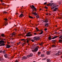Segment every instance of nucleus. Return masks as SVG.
Listing matches in <instances>:
<instances>
[{
    "instance_id": "obj_47",
    "label": "nucleus",
    "mask_w": 62,
    "mask_h": 62,
    "mask_svg": "<svg viewBox=\"0 0 62 62\" xmlns=\"http://www.w3.org/2000/svg\"><path fill=\"white\" fill-rule=\"evenodd\" d=\"M2 53V50H0V53Z\"/></svg>"
},
{
    "instance_id": "obj_48",
    "label": "nucleus",
    "mask_w": 62,
    "mask_h": 62,
    "mask_svg": "<svg viewBox=\"0 0 62 62\" xmlns=\"http://www.w3.org/2000/svg\"><path fill=\"white\" fill-rule=\"evenodd\" d=\"M48 21V19H46V20H45V21H47H47Z\"/></svg>"
},
{
    "instance_id": "obj_55",
    "label": "nucleus",
    "mask_w": 62,
    "mask_h": 62,
    "mask_svg": "<svg viewBox=\"0 0 62 62\" xmlns=\"http://www.w3.org/2000/svg\"><path fill=\"white\" fill-rule=\"evenodd\" d=\"M18 43H19V44H21V42H19Z\"/></svg>"
},
{
    "instance_id": "obj_56",
    "label": "nucleus",
    "mask_w": 62,
    "mask_h": 62,
    "mask_svg": "<svg viewBox=\"0 0 62 62\" xmlns=\"http://www.w3.org/2000/svg\"><path fill=\"white\" fill-rule=\"evenodd\" d=\"M18 62V61L16 60V62Z\"/></svg>"
},
{
    "instance_id": "obj_15",
    "label": "nucleus",
    "mask_w": 62,
    "mask_h": 62,
    "mask_svg": "<svg viewBox=\"0 0 62 62\" xmlns=\"http://www.w3.org/2000/svg\"><path fill=\"white\" fill-rule=\"evenodd\" d=\"M58 9V8H55L53 10V11H57V9Z\"/></svg>"
},
{
    "instance_id": "obj_53",
    "label": "nucleus",
    "mask_w": 62,
    "mask_h": 62,
    "mask_svg": "<svg viewBox=\"0 0 62 62\" xmlns=\"http://www.w3.org/2000/svg\"><path fill=\"white\" fill-rule=\"evenodd\" d=\"M11 35L12 36H13V33L12 34H11Z\"/></svg>"
},
{
    "instance_id": "obj_50",
    "label": "nucleus",
    "mask_w": 62,
    "mask_h": 62,
    "mask_svg": "<svg viewBox=\"0 0 62 62\" xmlns=\"http://www.w3.org/2000/svg\"><path fill=\"white\" fill-rule=\"evenodd\" d=\"M1 1V2L2 3L3 2V0H0V1Z\"/></svg>"
},
{
    "instance_id": "obj_63",
    "label": "nucleus",
    "mask_w": 62,
    "mask_h": 62,
    "mask_svg": "<svg viewBox=\"0 0 62 62\" xmlns=\"http://www.w3.org/2000/svg\"><path fill=\"white\" fill-rule=\"evenodd\" d=\"M3 5H4L5 4V3H2Z\"/></svg>"
},
{
    "instance_id": "obj_54",
    "label": "nucleus",
    "mask_w": 62,
    "mask_h": 62,
    "mask_svg": "<svg viewBox=\"0 0 62 62\" xmlns=\"http://www.w3.org/2000/svg\"><path fill=\"white\" fill-rule=\"evenodd\" d=\"M34 35H36L37 34H36V33H34Z\"/></svg>"
},
{
    "instance_id": "obj_42",
    "label": "nucleus",
    "mask_w": 62,
    "mask_h": 62,
    "mask_svg": "<svg viewBox=\"0 0 62 62\" xmlns=\"http://www.w3.org/2000/svg\"><path fill=\"white\" fill-rule=\"evenodd\" d=\"M47 4V2H45L44 3V5H46Z\"/></svg>"
},
{
    "instance_id": "obj_8",
    "label": "nucleus",
    "mask_w": 62,
    "mask_h": 62,
    "mask_svg": "<svg viewBox=\"0 0 62 62\" xmlns=\"http://www.w3.org/2000/svg\"><path fill=\"white\" fill-rule=\"evenodd\" d=\"M34 39L35 40H39V37H35L34 38Z\"/></svg>"
},
{
    "instance_id": "obj_45",
    "label": "nucleus",
    "mask_w": 62,
    "mask_h": 62,
    "mask_svg": "<svg viewBox=\"0 0 62 62\" xmlns=\"http://www.w3.org/2000/svg\"><path fill=\"white\" fill-rule=\"evenodd\" d=\"M38 54H40V52H39L38 53Z\"/></svg>"
},
{
    "instance_id": "obj_16",
    "label": "nucleus",
    "mask_w": 62,
    "mask_h": 62,
    "mask_svg": "<svg viewBox=\"0 0 62 62\" xmlns=\"http://www.w3.org/2000/svg\"><path fill=\"white\" fill-rule=\"evenodd\" d=\"M19 17L20 18H22V17H23V14H21L19 16Z\"/></svg>"
},
{
    "instance_id": "obj_7",
    "label": "nucleus",
    "mask_w": 62,
    "mask_h": 62,
    "mask_svg": "<svg viewBox=\"0 0 62 62\" xmlns=\"http://www.w3.org/2000/svg\"><path fill=\"white\" fill-rule=\"evenodd\" d=\"M31 34V32H28L27 34V35H26V37H31V36H32V35L31 34Z\"/></svg>"
},
{
    "instance_id": "obj_38",
    "label": "nucleus",
    "mask_w": 62,
    "mask_h": 62,
    "mask_svg": "<svg viewBox=\"0 0 62 62\" xmlns=\"http://www.w3.org/2000/svg\"><path fill=\"white\" fill-rule=\"evenodd\" d=\"M13 36H15V34L16 33H13Z\"/></svg>"
},
{
    "instance_id": "obj_3",
    "label": "nucleus",
    "mask_w": 62,
    "mask_h": 62,
    "mask_svg": "<svg viewBox=\"0 0 62 62\" xmlns=\"http://www.w3.org/2000/svg\"><path fill=\"white\" fill-rule=\"evenodd\" d=\"M21 40L22 41L24 40V42L27 41V43H28L29 42V40L30 41V40H31V39H21Z\"/></svg>"
},
{
    "instance_id": "obj_23",
    "label": "nucleus",
    "mask_w": 62,
    "mask_h": 62,
    "mask_svg": "<svg viewBox=\"0 0 62 62\" xmlns=\"http://www.w3.org/2000/svg\"><path fill=\"white\" fill-rule=\"evenodd\" d=\"M59 41L60 42V43H62V40L61 39H60L59 40Z\"/></svg>"
},
{
    "instance_id": "obj_12",
    "label": "nucleus",
    "mask_w": 62,
    "mask_h": 62,
    "mask_svg": "<svg viewBox=\"0 0 62 62\" xmlns=\"http://www.w3.org/2000/svg\"><path fill=\"white\" fill-rule=\"evenodd\" d=\"M0 61L2 62V61H4V59L3 58L1 57H0Z\"/></svg>"
},
{
    "instance_id": "obj_19",
    "label": "nucleus",
    "mask_w": 62,
    "mask_h": 62,
    "mask_svg": "<svg viewBox=\"0 0 62 62\" xmlns=\"http://www.w3.org/2000/svg\"><path fill=\"white\" fill-rule=\"evenodd\" d=\"M51 53V51H47L46 52V54H50V53Z\"/></svg>"
},
{
    "instance_id": "obj_60",
    "label": "nucleus",
    "mask_w": 62,
    "mask_h": 62,
    "mask_svg": "<svg viewBox=\"0 0 62 62\" xmlns=\"http://www.w3.org/2000/svg\"><path fill=\"white\" fill-rule=\"evenodd\" d=\"M53 2V1H51V3H52V2Z\"/></svg>"
},
{
    "instance_id": "obj_25",
    "label": "nucleus",
    "mask_w": 62,
    "mask_h": 62,
    "mask_svg": "<svg viewBox=\"0 0 62 62\" xmlns=\"http://www.w3.org/2000/svg\"><path fill=\"white\" fill-rule=\"evenodd\" d=\"M30 57H32L33 56V54H30L29 55Z\"/></svg>"
},
{
    "instance_id": "obj_62",
    "label": "nucleus",
    "mask_w": 62,
    "mask_h": 62,
    "mask_svg": "<svg viewBox=\"0 0 62 62\" xmlns=\"http://www.w3.org/2000/svg\"><path fill=\"white\" fill-rule=\"evenodd\" d=\"M43 22H45V21L43 20Z\"/></svg>"
},
{
    "instance_id": "obj_61",
    "label": "nucleus",
    "mask_w": 62,
    "mask_h": 62,
    "mask_svg": "<svg viewBox=\"0 0 62 62\" xmlns=\"http://www.w3.org/2000/svg\"><path fill=\"white\" fill-rule=\"evenodd\" d=\"M37 45V44H36L35 45H34V46H36Z\"/></svg>"
},
{
    "instance_id": "obj_41",
    "label": "nucleus",
    "mask_w": 62,
    "mask_h": 62,
    "mask_svg": "<svg viewBox=\"0 0 62 62\" xmlns=\"http://www.w3.org/2000/svg\"><path fill=\"white\" fill-rule=\"evenodd\" d=\"M11 43H12V44H13V43H15V42H11Z\"/></svg>"
},
{
    "instance_id": "obj_18",
    "label": "nucleus",
    "mask_w": 62,
    "mask_h": 62,
    "mask_svg": "<svg viewBox=\"0 0 62 62\" xmlns=\"http://www.w3.org/2000/svg\"><path fill=\"white\" fill-rule=\"evenodd\" d=\"M1 36L2 37L4 38V37H5V35L4 34H1Z\"/></svg>"
},
{
    "instance_id": "obj_39",
    "label": "nucleus",
    "mask_w": 62,
    "mask_h": 62,
    "mask_svg": "<svg viewBox=\"0 0 62 62\" xmlns=\"http://www.w3.org/2000/svg\"><path fill=\"white\" fill-rule=\"evenodd\" d=\"M47 29L46 28L44 29L45 31H47Z\"/></svg>"
},
{
    "instance_id": "obj_58",
    "label": "nucleus",
    "mask_w": 62,
    "mask_h": 62,
    "mask_svg": "<svg viewBox=\"0 0 62 62\" xmlns=\"http://www.w3.org/2000/svg\"><path fill=\"white\" fill-rule=\"evenodd\" d=\"M55 34H57V32H55Z\"/></svg>"
},
{
    "instance_id": "obj_29",
    "label": "nucleus",
    "mask_w": 62,
    "mask_h": 62,
    "mask_svg": "<svg viewBox=\"0 0 62 62\" xmlns=\"http://www.w3.org/2000/svg\"><path fill=\"white\" fill-rule=\"evenodd\" d=\"M36 17H37V18H39V16L38 15H37V16H36Z\"/></svg>"
},
{
    "instance_id": "obj_6",
    "label": "nucleus",
    "mask_w": 62,
    "mask_h": 62,
    "mask_svg": "<svg viewBox=\"0 0 62 62\" xmlns=\"http://www.w3.org/2000/svg\"><path fill=\"white\" fill-rule=\"evenodd\" d=\"M38 50V48L36 47L34 49L32 50V52L34 53V52H37Z\"/></svg>"
},
{
    "instance_id": "obj_43",
    "label": "nucleus",
    "mask_w": 62,
    "mask_h": 62,
    "mask_svg": "<svg viewBox=\"0 0 62 62\" xmlns=\"http://www.w3.org/2000/svg\"><path fill=\"white\" fill-rule=\"evenodd\" d=\"M46 59L45 58L44 59H42V60H45Z\"/></svg>"
},
{
    "instance_id": "obj_27",
    "label": "nucleus",
    "mask_w": 62,
    "mask_h": 62,
    "mask_svg": "<svg viewBox=\"0 0 62 62\" xmlns=\"http://www.w3.org/2000/svg\"><path fill=\"white\" fill-rule=\"evenodd\" d=\"M43 33V31H41V32L39 33V35H41V34H42Z\"/></svg>"
},
{
    "instance_id": "obj_33",
    "label": "nucleus",
    "mask_w": 62,
    "mask_h": 62,
    "mask_svg": "<svg viewBox=\"0 0 62 62\" xmlns=\"http://www.w3.org/2000/svg\"><path fill=\"white\" fill-rule=\"evenodd\" d=\"M41 57H44V54H42L41 55Z\"/></svg>"
},
{
    "instance_id": "obj_24",
    "label": "nucleus",
    "mask_w": 62,
    "mask_h": 62,
    "mask_svg": "<svg viewBox=\"0 0 62 62\" xmlns=\"http://www.w3.org/2000/svg\"><path fill=\"white\" fill-rule=\"evenodd\" d=\"M36 29L37 30V31H40L39 30V29H38V27H37L36 28Z\"/></svg>"
},
{
    "instance_id": "obj_20",
    "label": "nucleus",
    "mask_w": 62,
    "mask_h": 62,
    "mask_svg": "<svg viewBox=\"0 0 62 62\" xmlns=\"http://www.w3.org/2000/svg\"><path fill=\"white\" fill-rule=\"evenodd\" d=\"M46 61L47 62H51V60L49 59H46Z\"/></svg>"
},
{
    "instance_id": "obj_32",
    "label": "nucleus",
    "mask_w": 62,
    "mask_h": 62,
    "mask_svg": "<svg viewBox=\"0 0 62 62\" xmlns=\"http://www.w3.org/2000/svg\"><path fill=\"white\" fill-rule=\"evenodd\" d=\"M6 51L4 50L3 51V53H6Z\"/></svg>"
},
{
    "instance_id": "obj_36",
    "label": "nucleus",
    "mask_w": 62,
    "mask_h": 62,
    "mask_svg": "<svg viewBox=\"0 0 62 62\" xmlns=\"http://www.w3.org/2000/svg\"><path fill=\"white\" fill-rule=\"evenodd\" d=\"M53 7H52V8H51V9H54V6H53Z\"/></svg>"
},
{
    "instance_id": "obj_5",
    "label": "nucleus",
    "mask_w": 62,
    "mask_h": 62,
    "mask_svg": "<svg viewBox=\"0 0 62 62\" xmlns=\"http://www.w3.org/2000/svg\"><path fill=\"white\" fill-rule=\"evenodd\" d=\"M49 4H48L47 5V6H52V7H54V6H55L56 4H54L53 3H49Z\"/></svg>"
},
{
    "instance_id": "obj_21",
    "label": "nucleus",
    "mask_w": 62,
    "mask_h": 62,
    "mask_svg": "<svg viewBox=\"0 0 62 62\" xmlns=\"http://www.w3.org/2000/svg\"><path fill=\"white\" fill-rule=\"evenodd\" d=\"M43 44H44V43H43L41 42V43H40L39 44V45H40L41 46H43Z\"/></svg>"
},
{
    "instance_id": "obj_28",
    "label": "nucleus",
    "mask_w": 62,
    "mask_h": 62,
    "mask_svg": "<svg viewBox=\"0 0 62 62\" xmlns=\"http://www.w3.org/2000/svg\"><path fill=\"white\" fill-rule=\"evenodd\" d=\"M25 44H26V43H23L22 44V45L23 46H23H24L23 45H25Z\"/></svg>"
},
{
    "instance_id": "obj_37",
    "label": "nucleus",
    "mask_w": 62,
    "mask_h": 62,
    "mask_svg": "<svg viewBox=\"0 0 62 62\" xmlns=\"http://www.w3.org/2000/svg\"><path fill=\"white\" fill-rule=\"evenodd\" d=\"M27 57L29 58V57H30V55H28L27 56Z\"/></svg>"
},
{
    "instance_id": "obj_1",
    "label": "nucleus",
    "mask_w": 62,
    "mask_h": 62,
    "mask_svg": "<svg viewBox=\"0 0 62 62\" xmlns=\"http://www.w3.org/2000/svg\"><path fill=\"white\" fill-rule=\"evenodd\" d=\"M5 44H4V41L2 40L0 41V46H4Z\"/></svg>"
},
{
    "instance_id": "obj_40",
    "label": "nucleus",
    "mask_w": 62,
    "mask_h": 62,
    "mask_svg": "<svg viewBox=\"0 0 62 62\" xmlns=\"http://www.w3.org/2000/svg\"><path fill=\"white\" fill-rule=\"evenodd\" d=\"M52 46V47H54L55 46V45H53Z\"/></svg>"
},
{
    "instance_id": "obj_49",
    "label": "nucleus",
    "mask_w": 62,
    "mask_h": 62,
    "mask_svg": "<svg viewBox=\"0 0 62 62\" xmlns=\"http://www.w3.org/2000/svg\"><path fill=\"white\" fill-rule=\"evenodd\" d=\"M14 30H16V31H17V29L15 28L14 29Z\"/></svg>"
},
{
    "instance_id": "obj_26",
    "label": "nucleus",
    "mask_w": 62,
    "mask_h": 62,
    "mask_svg": "<svg viewBox=\"0 0 62 62\" xmlns=\"http://www.w3.org/2000/svg\"><path fill=\"white\" fill-rule=\"evenodd\" d=\"M29 18H30L31 19V18L33 19V18H34V17H33L30 16H29Z\"/></svg>"
},
{
    "instance_id": "obj_52",
    "label": "nucleus",
    "mask_w": 62,
    "mask_h": 62,
    "mask_svg": "<svg viewBox=\"0 0 62 62\" xmlns=\"http://www.w3.org/2000/svg\"><path fill=\"white\" fill-rule=\"evenodd\" d=\"M47 22H48V21H46V22L45 21L44 22V23H47Z\"/></svg>"
},
{
    "instance_id": "obj_30",
    "label": "nucleus",
    "mask_w": 62,
    "mask_h": 62,
    "mask_svg": "<svg viewBox=\"0 0 62 62\" xmlns=\"http://www.w3.org/2000/svg\"><path fill=\"white\" fill-rule=\"evenodd\" d=\"M59 54V52H58L56 54H55L56 55H58V54Z\"/></svg>"
},
{
    "instance_id": "obj_57",
    "label": "nucleus",
    "mask_w": 62,
    "mask_h": 62,
    "mask_svg": "<svg viewBox=\"0 0 62 62\" xmlns=\"http://www.w3.org/2000/svg\"><path fill=\"white\" fill-rule=\"evenodd\" d=\"M17 44H18V45H19V44H19V43H17Z\"/></svg>"
},
{
    "instance_id": "obj_22",
    "label": "nucleus",
    "mask_w": 62,
    "mask_h": 62,
    "mask_svg": "<svg viewBox=\"0 0 62 62\" xmlns=\"http://www.w3.org/2000/svg\"><path fill=\"white\" fill-rule=\"evenodd\" d=\"M48 25H49V23H46L45 25V26H47V27H48Z\"/></svg>"
},
{
    "instance_id": "obj_44",
    "label": "nucleus",
    "mask_w": 62,
    "mask_h": 62,
    "mask_svg": "<svg viewBox=\"0 0 62 62\" xmlns=\"http://www.w3.org/2000/svg\"><path fill=\"white\" fill-rule=\"evenodd\" d=\"M45 8H46V9H47V8H48V7H45Z\"/></svg>"
},
{
    "instance_id": "obj_4",
    "label": "nucleus",
    "mask_w": 62,
    "mask_h": 62,
    "mask_svg": "<svg viewBox=\"0 0 62 62\" xmlns=\"http://www.w3.org/2000/svg\"><path fill=\"white\" fill-rule=\"evenodd\" d=\"M58 37V36H55L52 38H51V36H50L49 37H48V39L49 40H51V39H56V38H57Z\"/></svg>"
},
{
    "instance_id": "obj_10",
    "label": "nucleus",
    "mask_w": 62,
    "mask_h": 62,
    "mask_svg": "<svg viewBox=\"0 0 62 62\" xmlns=\"http://www.w3.org/2000/svg\"><path fill=\"white\" fill-rule=\"evenodd\" d=\"M6 46H7L6 47V48H9L11 47V46L9 45H6Z\"/></svg>"
},
{
    "instance_id": "obj_64",
    "label": "nucleus",
    "mask_w": 62,
    "mask_h": 62,
    "mask_svg": "<svg viewBox=\"0 0 62 62\" xmlns=\"http://www.w3.org/2000/svg\"><path fill=\"white\" fill-rule=\"evenodd\" d=\"M56 6L57 7H58V5H57Z\"/></svg>"
},
{
    "instance_id": "obj_2",
    "label": "nucleus",
    "mask_w": 62,
    "mask_h": 62,
    "mask_svg": "<svg viewBox=\"0 0 62 62\" xmlns=\"http://www.w3.org/2000/svg\"><path fill=\"white\" fill-rule=\"evenodd\" d=\"M30 7H31V9H33V11H37V9H36V8L34 6L32 5V6H30Z\"/></svg>"
},
{
    "instance_id": "obj_51",
    "label": "nucleus",
    "mask_w": 62,
    "mask_h": 62,
    "mask_svg": "<svg viewBox=\"0 0 62 62\" xmlns=\"http://www.w3.org/2000/svg\"><path fill=\"white\" fill-rule=\"evenodd\" d=\"M54 8H56L57 7V6L56 5L55 6H54Z\"/></svg>"
},
{
    "instance_id": "obj_35",
    "label": "nucleus",
    "mask_w": 62,
    "mask_h": 62,
    "mask_svg": "<svg viewBox=\"0 0 62 62\" xmlns=\"http://www.w3.org/2000/svg\"><path fill=\"white\" fill-rule=\"evenodd\" d=\"M61 38H62V35H60V37H59V39H60Z\"/></svg>"
},
{
    "instance_id": "obj_11",
    "label": "nucleus",
    "mask_w": 62,
    "mask_h": 62,
    "mask_svg": "<svg viewBox=\"0 0 62 62\" xmlns=\"http://www.w3.org/2000/svg\"><path fill=\"white\" fill-rule=\"evenodd\" d=\"M27 57L26 56H24L23 57L22 59V60H23L24 59H26Z\"/></svg>"
},
{
    "instance_id": "obj_13",
    "label": "nucleus",
    "mask_w": 62,
    "mask_h": 62,
    "mask_svg": "<svg viewBox=\"0 0 62 62\" xmlns=\"http://www.w3.org/2000/svg\"><path fill=\"white\" fill-rule=\"evenodd\" d=\"M4 24L5 26H6L7 24H8V22H7V21L5 22L4 23Z\"/></svg>"
},
{
    "instance_id": "obj_59",
    "label": "nucleus",
    "mask_w": 62,
    "mask_h": 62,
    "mask_svg": "<svg viewBox=\"0 0 62 62\" xmlns=\"http://www.w3.org/2000/svg\"><path fill=\"white\" fill-rule=\"evenodd\" d=\"M46 15H48V14H46Z\"/></svg>"
},
{
    "instance_id": "obj_31",
    "label": "nucleus",
    "mask_w": 62,
    "mask_h": 62,
    "mask_svg": "<svg viewBox=\"0 0 62 62\" xmlns=\"http://www.w3.org/2000/svg\"><path fill=\"white\" fill-rule=\"evenodd\" d=\"M2 13L3 14H4V13H7V12H5V11H3Z\"/></svg>"
},
{
    "instance_id": "obj_17",
    "label": "nucleus",
    "mask_w": 62,
    "mask_h": 62,
    "mask_svg": "<svg viewBox=\"0 0 62 62\" xmlns=\"http://www.w3.org/2000/svg\"><path fill=\"white\" fill-rule=\"evenodd\" d=\"M32 14L33 15H34L35 16H36V15H38V14L37 13H36V12H35V13H32Z\"/></svg>"
},
{
    "instance_id": "obj_9",
    "label": "nucleus",
    "mask_w": 62,
    "mask_h": 62,
    "mask_svg": "<svg viewBox=\"0 0 62 62\" xmlns=\"http://www.w3.org/2000/svg\"><path fill=\"white\" fill-rule=\"evenodd\" d=\"M51 42H52V43H54V44H55L56 43V40H52L51 41Z\"/></svg>"
},
{
    "instance_id": "obj_34",
    "label": "nucleus",
    "mask_w": 62,
    "mask_h": 62,
    "mask_svg": "<svg viewBox=\"0 0 62 62\" xmlns=\"http://www.w3.org/2000/svg\"><path fill=\"white\" fill-rule=\"evenodd\" d=\"M31 40V41H32V42H34L35 41V40H33V39H32Z\"/></svg>"
},
{
    "instance_id": "obj_14",
    "label": "nucleus",
    "mask_w": 62,
    "mask_h": 62,
    "mask_svg": "<svg viewBox=\"0 0 62 62\" xmlns=\"http://www.w3.org/2000/svg\"><path fill=\"white\" fill-rule=\"evenodd\" d=\"M8 54H5L4 55L5 57L6 58H8Z\"/></svg>"
},
{
    "instance_id": "obj_46",
    "label": "nucleus",
    "mask_w": 62,
    "mask_h": 62,
    "mask_svg": "<svg viewBox=\"0 0 62 62\" xmlns=\"http://www.w3.org/2000/svg\"><path fill=\"white\" fill-rule=\"evenodd\" d=\"M4 20H5V21H7V20H8V19H7L5 18L4 19Z\"/></svg>"
}]
</instances>
